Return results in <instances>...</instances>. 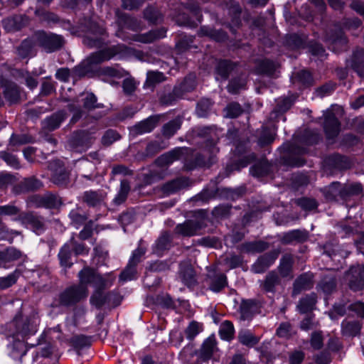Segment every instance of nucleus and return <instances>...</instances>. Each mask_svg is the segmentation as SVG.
<instances>
[{
  "mask_svg": "<svg viewBox=\"0 0 364 364\" xmlns=\"http://www.w3.org/2000/svg\"><path fill=\"white\" fill-rule=\"evenodd\" d=\"M80 283L76 287L68 289L61 296V301L65 304L75 303L87 296V285L93 284L97 289L106 287L107 280L94 269L84 268L79 272Z\"/></svg>",
  "mask_w": 364,
  "mask_h": 364,
  "instance_id": "nucleus-1",
  "label": "nucleus"
},
{
  "mask_svg": "<svg viewBox=\"0 0 364 364\" xmlns=\"http://www.w3.org/2000/svg\"><path fill=\"white\" fill-rule=\"evenodd\" d=\"M360 24V21L354 18L344 19L342 28L340 25H335L334 32L331 34L327 33L325 38V41L328 43L329 49L336 52L344 47L347 44V38L344 36L343 30L353 31L358 28Z\"/></svg>",
  "mask_w": 364,
  "mask_h": 364,
  "instance_id": "nucleus-2",
  "label": "nucleus"
},
{
  "mask_svg": "<svg viewBox=\"0 0 364 364\" xmlns=\"http://www.w3.org/2000/svg\"><path fill=\"white\" fill-rule=\"evenodd\" d=\"M36 43L46 52L51 53L62 48L64 44L63 38L53 33L38 31L33 36Z\"/></svg>",
  "mask_w": 364,
  "mask_h": 364,
  "instance_id": "nucleus-3",
  "label": "nucleus"
},
{
  "mask_svg": "<svg viewBox=\"0 0 364 364\" xmlns=\"http://www.w3.org/2000/svg\"><path fill=\"white\" fill-rule=\"evenodd\" d=\"M105 33V28L96 23H92L83 43L90 48H100L102 45V36Z\"/></svg>",
  "mask_w": 364,
  "mask_h": 364,
  "instance_id": "nucleus-4",
  "label": "nucleus"
},
{
  "mask_svg": "<svg viewBox=\"0 0 364 364\" xmlns=\"http://www.w3.org/2000/svg\"><path fill=\"white\" fill-rule=\"evenodd\" d=\"M323 129L328 139L338 136L341 130V124L331 110L326 111L324 114Z\"/></svg>",
  "mask_w": 364,
  "mask_h": 364,
  "instance_id": "nucleus-5",
  "label": "nucleus"
},
{
  "mask_svg": "<svg viewBox=\"0 0 364 364\" xmlns=\"http://www.w3.org/2000/svg\"><path fill=\"white\" fill-rule=\"evenodd\" d=\"M351 276L349 286L354 291L364 288V265L353 267L348 274Z\"/></svg>",
  "mask_w": 364,
  "mask_h": 364,
  "instance_id": "nucleus-6",
  "label": "nucleus"
},
{
  "mask_svg": "<svg viewBox=\"0 0 364 364\" xmlns=\"http://www.w3.org/2000/svg\"><path fill=\"white\" fill-rule=\"evenodd\" d=\"M159 122V117L151 116L136 124L132 128V133L143 134L151 132Z\"/></svg>",
  "mask_w": 364,
  "mask_h": 364,
  "instance_id": "nucleus-7",
  "label": "nucleus"
},
{
  "mask_svg": "<svg viewBox=\"0 0 364 364\" xmlns=\"http://www.w3.org/2000/svg\"><path fill=\"white\" fill-rule=\"evenodd\" d=\"M325 166L340 170L347 169L350 167L351 161L346 156L339 154H333L326 159Z\"/></svg>",
  "mask_w": 364,
  "mask_h": 364,
  "instance_id": "nucleus-8",
  "label": "nucleus"
},
{
  "mask_svg": "<svg viewBox=\"0 0 364 364\" xmlns=\"http://www.w3.org/2000/svg\"><path fill=\"white\" fill-rule=\"evenodd\" d=\"M87 138V136L84 132H76L69 140V144L75 151H84L89 147Z\"/></svg>",
  "mask_w": 364,
  "mask_h": 364,
  "instance_id": "nucleus-9",
  "label": "nucleus"
},
{
  "mask_svg": "<svg viewBox=\"0 0 364 364\" xmlns=\"http://www.w3.org/2000/svg\"><path fill=\"white\" fill-rule=\"evenodd\" d=\"M1 86L4 87L6 99L11 103L16 102L20 97L19 87L14 82L1 80Z\"/></svg>",
  "mask_w": 364,
  "mask_h": 364,
  "instance_id": "nucleus-10",
  "label": "nucleus"
},
{
  "mask_svg": "<svg viewBox=\"0 0 364 364\" xmlns=\"http://www.w3.org/2000/svg\"><path fill=\"white\" fill-rule=\"evenodd\" d=\"M36 44L33 37L24 40L17 48L18 56L21 58L33 56L34 55V47Z\"/></svg>",
  "mask_w": 364,
  "mask_h": 364,
  "instance_id": "nucleus-11",
  "label": "nucleus"
},
{
  "mask_svg": "<svg viewBox=\"0 0 364 364\" xmlns=\"http://www.w3.org/2000/svg\"><path fill=\"white\" fill-rule=\"evenodd\" d=\"M199 229L200 226L197 223L187 221L178 225L176 228V232L183 236H192L198 234Z\"/></svg>",
  "mask_w": 364,
  "mask_h": 364,
  "instance_id": "nucleus-12",
  "label": "nucleus"
},
{
  "mask_svg": "<svg viewBox=\"0 0 364 364\" xmlns=\"http://www.w3.org/2000/svg\"><path fill=\"white\" fill-rule=\"evenodd\" d=\"M181 152L182 150L181 149H175L160 156L156 160V163L161 166H168L173 161L178 160Z\"/></svg>",
  "mask_w": 364,
  "mask_h": 364,
  "instance_id": "nucleus-13",
  "label": "nucleus"
},
{
  "mask_svg": "<svg viewBox=\"0 0 364 364\" xmlns=\"http://www.w3.org/2000/svg\"><path fill=\"white\" fill-rule=\"evenodd\" d=\"M351 66L360 77L364 76V50H356L353 55Z\"/></svg>",
  "mask_w": 364,
  "mask_h": 364,
  "instance_id": "nucleus-14",
  "label": "nucleus"
},
{
  "mask_svg": "<svg viewBox=\"0 0 364 364\" xmlns=\"http://www.w3.org/2000/svg\"><path fill=\"white\" fill-rule=\"evenodd\" d=\"M115 55V51L112 48L102 50L94 53L88 58L90 64H98L111 59Z\"/></svg>",
  "mask_w": 364,
  "mask_h": 364,
  "instance_id": "nucleus-15",
  "label": "nucleus"
},
{
  "mask_svg": "<svg viewBox=\"0 0 364 364\" xmlns=\"http://www.w3.org/2000/svg\"><path fill=\"white\" fill-rule=\"evenodd\" d=\"M312 287V275L304 274L300 276L295 282L294 285V294H297L302 290H306Z\"/></svg>",
  "mask_w": 364,
  "mask_h": 364,
  "instance_id": "nucleus-16",
  "label": "nucleus"
},
{
  "mask_svg": "<svg viewBox=\"0 0 364 364\" xmlns=\"http://www.w3.org/2000/svg\"><path fill=\"white\" fill-rule=\"evenodd\" d=\"M216 348V341L214 337H208L203 344L200 356L203 360L209 359Z\"/></svg>",
  "mask_w": 364,
  "mask_h": 364,
  "instance_id": "nucleus-17",
  "label": "nucleus"
},
{
  "mask_svg": "<svg viewBox=\"0 0 364 364\" xmlns=\"http://www.w3.org/2000/svg\"><path fill=\"white\" fill-rule=\"evenodd\" d=\"M166 31L164 28L151 31L145 35L139 36L137 41L142 43H151L157 39L164 38L166 35Z\"/></svg>",
  "mask_w": 364,
  "mask_h": 364,
  "instance_id": "nucleus-18",
  "label": "nucleus"
},
{
  "mask_svg": "<svg viewBox=\"0 0 364 364\" xmlns=\"http://www.w3.org/2000/svg\"><path fill=\"white\" fill-rule=\"evenodd\" d=\"M181 121L179 119H173L164 125L162 134L166 137H171L180 129Z\"/></svg>",
  "mask_w": 364,
  "mask_h": 364,
  "instance_id": "nucleus-19",
  "label": "nucleus"
},
{
  "mask_svg": "<svg viewBox=\"0 0 364 364\" xmlns=\"http://www.w3.org/2000/svg\"><path fill=\"white\" fill-rule=\"evenodd\" d=\"M256 309V304L252 301H245L240 306V314L243 320L250 319Z\"/></svg>",
  "mask_w": 364,
  "mask_h": 364,
  "instance_id": "nucleus-20",
  "label": "nucleus"
},
{
  "mask_svg": "<svg viewBox=\"0 0 364 364\" xmlns=\"http://www.w3.org/2000/svg\"><path fill=\"white\" fill-rule=\"evenodd\" d=\"M233 68L234 65L230 61L220 60L216 66V73L222 78L226 79Z\"/></svg>",
  "mask_w": 364,
  "mask_h": 364,
  "instance_id": "nucleus-21",
  "label": "nucleus"
},
{
  "mask_svg": "<svg viewBox=\"0 0 364 364\" xmlns=\"http://www.w3.org/2000/svg\"><path fill=\"white\" fill-rule=\"evenodd\" d=\"M276 68L277 65L273 61L269 60H264L259 63L257 68V72L260 74L272 75L275 72Z\"/></svg>",
  "mask_w": 364,
  "mask_h": 364,
  "instance_id": "nucleus-22",
  "label": "nucleus"
},
{
  "mask_svg": "<svg viewBox=\"0 0 364 364\" xmlns=\"http://www.w3.org/2000/svg\"><path fill=\"white\" fill-rule=\"evenodd\" d=\"M315 304L316 296L314 294H312L302 299L299 301L297 308L301 313L304 314L312 310Z\"/></svg>",
  "mask_w": 364,
  "mask_h": 364,
  "instance_id": "nucleus-23",
  "label": "nucleus"
},
{
  "mask_svg": "<svg viewBox=\"0 0 364 364\" xmlns=\"http://www.w3.org/2000/svg\"><path fill=\"white\" fill-rule=\"evenodd\" d=\"M238 339L242 344L247 346H253L259 341V338L249 331H240L238 335Z\"/></svg>",
  "mask_w": 364,
  "mask_h": 364,
  "instance_id": "nucleus-24",
  "label": "nucleus"
},
{
  "mask_svg": "<svg viewBox=\"0 0 364 364\" xmlns=\"http://www.w3.org/2000/svg\"><path fill=\"white\" fill-rule=\"evenodd\" d=\"M65 119V114L63 112H58L46 119V127L50 130H54L60 127Z\"/></svg>",
  "mask_w": 364,
  "mask_h": 364,
  "instance_id": "nucleus-25",
  "label": "nucleus"
},
{
  "mask_svg": "<svg viewBox=\"0 0 364 364\" xmlns=\"http://www.w3.org/2000/svg\"><path fill=\"white\" fill-rule=\"evenodd\" d=\"M234 331L232 323L228 321H225L221 323L219 333L222 339L228 341L232 338Z\"/></svg>",
  "mask_w": 364,
  "mask_h": 364,
  "instance_id": "nucleus-26",
  "label": "nucleus"
},
{
  "mask_svg": "<svg viewBox=\"0 0 364 364\" xmlns=\"http://www.w3.org/2000/svg\"><path fill=\"white\" fill-rule=\"evenodd\" d=\"M83 107L87 110H92L100 107V105L97 103V97L93 93H85L82 99Z\"/></svg>",
  "mask_w": 364,
  "mask_h": 364,
  "instance_id": "nucleus-27",
  "label": "nucleus"
},
{
  "mask_svg": "<svg viewBox=\"0 0 364 364\" xmlns=\"http://www.w3.org/2000/svg\"><path fill=\"white\" fill-rule=\"evenodd\" d=\"M275 132L268 128L263 127L259 138V144L264 146L272 143L274 139Z\"/></svg>",
  "mask_w": 364,
  "mask_h": 364,
  "instance_id": "nucleus-28",
  "label": "nucleus"
},
{
  "mask_svg": "<svg viewBox=\"0 0 364 364\" xmlns=\"http://www.w3.org/2000/svg\"><path fill=\"white\" fill-rule=\"evenodd\" d=\"M181 277L183 282L188 285L192 286L195 282V274L193 269L191 267H188L184 269H181L180 272Z\"/></svg>",
  "mask_w": 364,
  "mask_h": 364,
  "instance_id": "nucleus-29",
  "label": "nucleus"
},
{
  "mask_svg": "<svg viewBox=\"0 0 364 364\" xmlns=\"http://www.w3.org/2000/svg\"><path fill=\"white\" fill-rule=\"evenodd\" d=\"M226 285V277L220 274L215 277L210 284V289L213 291H220Z\"/></svg>",
  "mask_w": 364,
  "mask_h": 364,
  "instance_id": "nucleus-30",
  "label": "nucleus"
},
{
  "mask_svg": "<svg viewBox=\"0 0 364 364\" xmlns=\"http://www.w3.org/2000/svg\"><path fill=\"white\" fill-rule=\"evenodd\" d=\"M70 251L68 245H65L60 250L58 257L60 264L64 267H70L72 263L70 262Z\"/></svg>",
  "mask_w": 364,
  "mask_h": 364,
  "instance_id": "nucleus-31",
  "label": "nucleus"
},
{
  "mask_svg": "<svg viewBox=\"0 0 364 364\" xmlns=\"http://www.w3.org/2000/svg\"><path fill=\"white\" fill-rule=\"evenodd\" d=\"M242 112V109L238 103H230L225 108V116L230 118L238 117Z\"/></svg>",
  "mask_w": 364,
  "mask_h": 364,
  "instance_id": "nucleus-32",
  "label": "nucleus"
},
{
  "mask_svg": "<svg viewBox=\"0 0 364 364\" xmlns=\"http://www.w3.org/2000/svg\"><path fill=\"white\" fill-rule=\"evenodd\" d=\"M0 158L2 159L9 166L18 168L19 167V161L18 158L6 151L0 152Z\"/></svg>",
  "mask_w": 364,
  "mask_h": 364,
  "instance_id": "nucleus-33",
  "label": "nucleus"
},
{
  "mask_svg": "<svg viewBox=\"0 0 364 364\" xmlns=\"http://www.w3.org/2000/svg\"><path fill=\"white\" fill-rule=\"evenodd\" d=\"M97 289L90 298V303L97 308H100L106 301V296Z\"/></svg>",
  "mask_w": 364,
  "mask_h": 364,
  "instance_id": "nucleus-34",
  "label": "nucleus"
},
{
  "mask_svg": "<svg viewBox=\"0 0 364 364\" xmlns=\"http://www.w3.org/2000/svg\"><path fill=\"white\" fill-rule=\"evenodd\" d=\"M268 172L267 164L265 162H261L254 165L250 168V173L256 177H259L267 174Z\"/></svg>",
  "mask_w": 364,
  "mask_h": 364,
  "instance_id": "nucleus-35",
  "label": "nucleus"
},
{
  "mask_svg": "<svg viewBox=\"0 0 364 364\" xmlns=\"http://www.w3.org/2000/svg\"><path fill=\"white\" fill-rule=\"evenodd\" d=\"M135 266L136 264L131 263V261H129L126 269L122 272L120 279L123 281H129L134 279L136 275Z\"/></svg>",
  "mask_w": 364,
  "mask_h": 364,
  "instance_id": "nucleus-36",
  "label": "nucleus"
},
{
  "mask_svg": "<svg viewBox=\"0 0 364 364\" xmlns=\"http://www.w3.org/2000/svg\"><path fill=\"white\" fill-rule=\"evenodd\" d=\"M129 189V183H121L120 190L114 199V203L116 204H120L124 202L127 198Z\"/></svg>",
  "mask_w": 364,
  "mask_h": 364,
  "instance_id": "nucleus-37",
  "label": "nucleus"
},
{
  "mask_svg": "<svg viewBox=\"0 0 364 364\" xmlns=\"http://www.w3.org/2000/svg\"><path fill=\"white\" fill-rule=\"evenodd\" d=\"M201 331V326L197 322H191L185 331L188 339H193Z\"/></svg>",
  "mask_w": 364,
  "mask_h": 364,
  "instance_id": "nucleus-38",
  "label": "nucleus"
},
{
  "mask_svg": "<svg viewBox=\"0 0 364 364\" xmlns=\"http://www.w3.org/2000/svg\"><path fill=\"white\" fill-rule=\"evenodd\" d=\"M119 139L118 133L114 130H107L102 138V142L104 145H110L114 141Z\"/></svg>",
  "mask_w": 364,
  "mask_h": 364,
  "instance_id": "nucleus-39",
  "label": "nucleus"
},
{
  "mask_svg": "<svg viewBox=\"0 0 364 364\" xmlns=\"http://www.w3.org/2000/svg\"><path fill=\"white\" fill-rule=\"evenodd\" d=\"M245 81L240 79H234L231 80L228 85V90L230 93L236 94L240 90L245 87Z\"/></svg>",
  "mask_w": 364,
  "mask_h": 364,
  "instance_id": "nucleus-40",
  "label": "nucleus"
},
{
  "mask_svg": "<svg viewBox=\"0 0 364 364\" xmlns=\"http://www.w3.org/2000/svg\"><path fill=\"white\" fill-rule=\"evenodd\" d=\"M296 76L299 79V80L304 85H311L313 83V77L311 76V74L310 72L307 70H301L297 73Z\"/></svg>",
  "mask_w": 364,
  "mask_h": 364,
  "instance_id": "nucleus-41",
  "label": "nucleus"
},
{
  "mask_svg": "<svg viewBox=\"0 0 364 364\" xmlns=\"http://www.w3.org/2000/svg\"><path fill=\"white\" fill-rule=\"evenodd\" d=\"M211 105L212 102L208 99L200 100L197 106V113L198 116L205 117Z\"/></svg>",
  "mask_w": 364,
  "mask_h": 364,
  "instance_id": "nucleus-42",
  "label": "nucleus"
},
{
  "mask_svg": "<svg viewBox=\"0 0 364 364\" xmlns=\"http://www.w3.org/2000/svg\"><path fill=\"white\" fill-rule=\"evenodd\" d=\"M297 203L304 210H313L317 207V203L314 199L303 198L299 199Z\"/></svg>",
  "mask_w": 364,
  "mask_h": 364,
  "instance_id": "nucleus-43",
  "label": "nucleus"
},
{
  "mask_svg": "<svg viewBox=\"0 0 364 364\" xmlns=\"http://www.w3.org/2000/svg\"><path fill=\"white\" fill-rule=\"evenodd\" d=\"M16 282V277L14 274H11L5 277H0V289H4L10 287Z\"/></svg>",
  "mask_w": 364,
  "mask_h": 364,
  "instance_id": "nucleus-44",
  "label": "nucleus"
},
{
  "mask_svg": "<svg viewBox=\"0 0 364 364\" xmlns=\"http://www.w3.org/2000/svg\"><path fill=\"white\" fill-rule=\"evenodd\" d=\"M267 247V243L264 242H257L254 243L246 244L245 248L248 252H261L266 250Z\"/></svg>",
  "mask_w": 364,
  "mask_h": 364,
  "instance_id": "nucleus-45",
  "label": "nucleus"
},
{
  "mask_svg": "<svg viewBox=\"0 0 364 364\" xmlns=\"http://www.w3.org/2000/svg\"><path fill=\"white\" fill-rule=\"evenodd\" d=\"M278 281V277L274 273H270L267 275L264 284V288L267 291H272Z\"/></svg>",
  "mask_w": 364,
  "mask_h": 364,
  "instance_id": "nucleus-46",
  "label": "nucleus"
},
{
  "mask_svg": "<svg viewBox=\"0 0 364 364\" xmlns=\"http://www.w3.org/2000/svg\"><path fill=\"white\" fill-rule=\"evenodd\" d=\"M335 89V85L332 83L326 84L316 90V95L323 97L326 95H329L331 92H333Z\"/></svg>",
  "mask_w": 364,
  "mask_h": 364,
  "instance_id": "nucleus-47",
  "label": "nucleus"
},
{
  "mask_svg": "<svg viewBox=\"0 0 364 364\" xmlns=\"http://www.w3.org/2000/svg\"><path fill=\"white\" fill-rule=\"evenodd\" d=\"M164 80V75L160 72L151 71L147 73L146 81L151 84L160 82Z\"/></svg>",
  "mask_w": 364,
  "mask_h": 364,
  "instance_id": "nucleus-48",
  "label": "nucleus"
},
{
  "mask_svg": "<svg viewBox=\"0 0 364 364\" xmlns=\"http://www.w3.org/2000/svg\"><path fill=\"white\" fill-rule=\"evenodd\" d=\"M124 92L127 95L133 93L136 89V83L132 79H125L122 83Z\"/></svg>",
  "mask_w": 364,
  "mask_h": 364,
  "instance_id": "nucleus-49",
  "label": "nucleus"
},
{
  "mask_svg": "<svg viewBox=\"0 0 364 364\" xmlns=\"http://www.w3.org/2000/svg\"><path fill=\"white\" fill-rule=\"evenodd\" d=\"M112 173L121 177L132 175V171L124 166H117L112 168Z\"/></svg>",
  "mask_w": 364,
  "mask_h": 364,
  "instance_id": "nucleus-50",
  "label": "nucleus"
},
{
  "mask_svg": "<svg viewBox=\"0 0 364 364\" xmlns=\"http://www.w3.org/2000/svg\"><path fill=\"white\" fill-rule=\"evenodd\" d=\"M311 344L315 349H319L323 345V338L320 333H314L311 336Z\"/></svg>",
  "mask_w": 364,
  "mask_h": 364,
  "instance_id": "nucleus-51",
  "label": "nucleus"
},
{
  "mask_svg": "<svg viewBox=\"0 0 364 364\" xmlns=\"http://www.w3.org/2000/svg\"><path fill=\"white\" fill-rule=\"evenodd\" d=\"M4 253L6 255V262L17 259L21 256V252L14 248L8 249Z\"/></svg>",
  "mask_w": 364,
  "mask_h": 364,
  "instance_id": "nucleus-52",
  "label": "nucleus"
},
{
  "mask_svg": "<svg viewBox=\"0 0 364 364\" xmlns=\"http://www.w3.org/2000/svg\"><path fill=\"white\" fill-rule=\"evenodd\" d=\"M144 17L151 23H156L159 20V14L152 8H148L144 11Z\"/></svg>",
  "mask_w": 364,
  "mask_h": 364,
  "instance_id": "nucleus-53",
  "label": "nucleus"
},
{
  "mask_svg": "<svg viewBox=\"0 0 364 364\" xmlns=\"http://www.w3.org/2000/svg\"><path fill=\"white\" fill-rule=\"evenodd\" d=\"M18 212V208L14 205L0 206V215H16Z\"/></svg>",
  "mask_w": 364,
  "mask_h": 364,
  "instance_id": "nucleus-54",
  "label": "nucleus"
},
{
  "mask_svg": "<svg viewBox=\"0 0 364 364\" xmlns=\"http://www.w3.org/2000/svg\"><path fill=\"white\" fill-rule=\"evenodd\" d=\"M304 358V354L301 351H295L290 355V364H300Z\"/></svg>",
  "mask_w": 364,
  "mask_h": 364,
  "instance_id": "nucleus-55",
  "label": "nucleus"
},
{
  "mask_svg": "<svg viewBox=\"0 0 364 364\" xmlns=\"http://www.w3.org/2000/svg\"><path fill=\"white\" fill-rule=\"evenodd\" d=\"M55 77L63 82H68L70 78V70L68 68L58 69L55 74Z\"/></svg>",
  "mask_w": 364,
  "mask_h": 364,
  "instance_id": "nucleus-56",
  "label": "nucleus"
},
{
  "mask_svg": "<svg viewBox=\"0 0 364 364\" xmlns=\"http://www.w3.org/2000/svg\"><path fill=\"white\" fill-rule=\"evenodd\" d=\"M141 5L140 0H122V7L125 9L132 10Z\"/></svg>",
  "mask_w": 364,
  "mask_h": 364,
  "instance_id": "nucleus-57",
  "label": "nucleus"
},
{
  "mask_svg": "<svg viewBox=\"0 0 364 364\" xmlns=\"http://www.w3.org/2000/svg\"><path fill=\"white\" fill-rule=\"evenodd\" d=\"M100 198L95 192H87L85 194V200L92 205H95Z\"/></svg>",
  "mask_w": 364,
  "mask_h": 364,
  "instance_id": "nucleus-58",
  "label": "nucleus"
},
{
  "mask_svg": "<svg viewBox=\"0 0 364 364\" xmlns=\"http://www.w3.org/2000/svg\"><path fill=\"white\" fill-rule=\"evenodd\" d=\"M310 50L314 55H317L319 56L320 58L323 57L325 54L324 48L321 45L318 43L311 45Z\"/></svg>",
  "mask_w": 364,
  "mask_h": 364,
  "instance_id": "nucleus-59",
  "label": "nucleus"
},
{
  "mask_svg": "<svg viewBox=\"0 0 364 364\" xmlns=\"http://www.w3.org/2000/svg\"><path fill=\"white\" fill-rule=\"evenodd\" d=\"M71 343L76 348H82L87 344V338L83 336H76L72 338Z\"/></svg>",
  "mask_w": 364,
  "mask_h": 364,
  "instance_id": "nucleus-60",
  "label": "nucleus"
},
{
  "mask_svg": "<svg viewBox=\"0 0 364 364\" xmlns=\"http://www.w3.org/2000/svg\"><path fill=\"white\" fill-rule=\"evenodd\" d=\"M350 309L353 311L361 317L364 318V304L361 302H356L350 306Z\"/></svg>",
  "mask_w": 364,
  "mask_h": 364,
  "instance_id": "nucleus-61",
  "label": "nucleus"
},
{
  "mask_svg": "<svg viewBox=\"0 0 364 364\" xmlns=\"http://www.w3.org/2000/svg\"><path fill=\"white\" fill-rule=\"evenodd\" d=\"M68 108L71 112H76V113L72 118V121L73 122H76L77 120H78V119L81 117L82 111L79 105H75V104H70L68 105Z\"/></svg>",
  "mask_w": 364,
  "mask_h": 364,
  "instance_id": "nucleus-62",
  "label": "nucleus"
},
{
  "mask_svg": "<svg viewBox=\"0 0 364 364\" xmlns=\"http://www.w3.org/2000/svg\"><path fill=\"white\" fill-rule=\"evenodd\" d=\"M290 330V325L289 323H282L279 327L277 330V333L280 337H286L287 336Z\"/></svg>",
  "mask_w": 364,
  "mask_h": 364,
  "instance_id": "nucleus-63",
  "label": "nucleus"
},
{
  "mask_svg": "<svg viewBox=\"0 0 364 364\" xmlns=\"http://www.w3.org/2000/svg\"><path fill=\"white\" fill-rule=\"evenodd\" d=\"M242 259L240 256H231L227 259V263L230 268H235L242 264Z\"/></svg>",
  "mask_w": 364,
  "mask_h": 364,
  "instance_id": "nucleus-64",
  "label": "nucleus"
}]
</instances>
